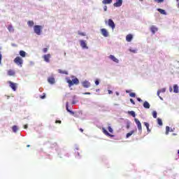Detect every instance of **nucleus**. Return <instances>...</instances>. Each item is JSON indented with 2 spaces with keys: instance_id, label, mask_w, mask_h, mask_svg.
I'll return each mask as SVG.
<instances>
[{
  "instance_id": "nucleus-31",
  "label": "nucleus",
  "mask_w": 179,
  "mask_h": 179,
  "mask_svg": "<svg viewBox=\"0 0 179 179\" xmlns=\"http://www.w3.org/2000/svg\"><path fill=\"white\" fill-rule=\"evenodd\" d=\"M152 117L153 118H157V112L156 110L152 111Z\"/></svg>"
},
{
  "instance_id": "nucleus-56",
  "label": "nucleus",
  "mask_w": 179,
  "mask_h": 179,
  "mask_svg": "<svg viewBox=\"0 0 179 179\" xmlns=\"http://www.w3.org/2000/svg\"><path fill=\"white\" fill-rule=\"evenodd\" d=\"M109 136H110V138H113V136H114V135H109Z\"/></svg>"
},
{
  "instance_id": "nucleus-15",
  "label": "nucleus",
  "mask_w": 179,
  "mask_h": 179,
  "mask_svg": "<svg viewBox=\"0 0 179 179\" xmlns=\"http://www.w3.org/2000/svg\"><path fill=\"white\" fill-rule=\"evenodd\" d=\"M48 82L50 83V85H54L55 83V78L51 77L48 79Z\"/></svg>"
},
{
  "instance_id": "nucleus-44",
  "label": "nucleus",
  "mask_w": 179,
  "mask_h": 179,
  "mask_svg": "<svg viewBox=\"0 0 179 179\" xmlns=\"http://www.w3.org/2000/svg\"><path fill=\"white\" fill-rule=\"evenodd\" d=\"M103 10L107 12V6H103Z\"/></svg>"
},
{
  "instance_id": "nucleus-2",
  "label": "nucleus",
  "mask_w": 179,
  "mask_h": 179,
  "mask_svg": "<svg viewBox=\"0 0 179 179\" xmlns=\"http://www.w3.org/2000/svg\"><path fill=\"white\" fill-rule=\"evenodd\" d=\"M67 83H69V87H71V86H73V85H79V79L73 78L72 80L68 79Z\"/></svg>"
},
{
  "instance_id": "nucleus-64",
  "label": "nucleus",
  "mask_w": 179,
  "mask_h": 179,
  "mask_svg": "<svg viewBox=\"0 0 179 179\" xmlns=\"http://www.w3.org/2000/svg\"><path fill=\"white\" fill-rule=\"evenodd\" d=\"M141 2L143 1V0H140Z\"/></svg>"
},
{
  "instance_id": "nucleus-9",
  "label": "nucleus",
  "mask_w": 179,
  "mask_h": 179,
  "mask_svg": "<svg viewBox=\"0 0 179 179\" xmlns=\"http://www.w3.org/2000/svg\"><path fill=\"white\" fill-rule=\"evenodd\" d=\"M8 83L10 85V87H11V89L14 92H16V87H17V84L15 83H12L11 81H9Z\"/></svg>"
},
{
  "instance_id": "nucleus-38",
  "label": "nucleus",
  "mask_w": 179,
  "mask_h": 179,
  "mask_svg": "<svg viewBox=\"0 0 179 179\" xmlns=\"http://www.w3.org/2000/svg\"><path fill=\"white\" fill-rule=\"evenodd\" d=\"M108 131L110 132V134H113V128H111L110 126H108Z\"/></svg>"
},
{
  "instance_id": "nucleus-52",
  "label": "nucleus",
  "mask_w": 179,
  "mask_h": 179,
  "mask_svg": "<svg viewBox=\"0 0 179 179\" xmlns=\"http://www.w3.org/2000/svg\"><path fill=\"white\" fill-rule=\"evenodd\" d=\"M24 128L25 129H27V124H25V125L24 126Z\"/></svg>"
},
{
  "instance_id": "nucleus-63",
  "label": "nucleus",
  "mask_w": 179,
  "mask_h": 179,
  "mask_svg": "<svg viewBox=\"0 0 179 179\" xmlns=\"http://www.w3.org/2000/svg\"><path fill=\"white\" fill-rule=\"evenodd\" d=\"M64 55H66V53H64Z\"/></svg>"
},
{
  "instance_id": "nucleus-60",
  "label": "nucleus",
  "mask_w": 179,
  "mask_h": 179,
  "mask_svg": "<svg viewBox=\"0 0 179 179\" xmlns=\"http://www.w3.org/2000/svg\"><path fill=\"white\" fill-rule=\"evenodd\" d=\"M126 93H129V92H128V91H126Z\"/></svg>"
},
{
  "instance_id": "nucleus-8",
  "label": "nucleus",
  "mask_w": 179,
  "mask_h": 179,
  "mask_svg": "<svg viewBox=\"0 0 179 179\" xmlns=\"http://www.w3.org/2000/svg\"><path fill=\"white\" fill-rule=\"evenodd\" d=\"M108 24L109 27H111L112 30H114V29H115V24L114 23V21H113V20L109 19Z\"/></svg>"
},
{
  "instance_id": "nucleus-33",
  "label": "nucleus",
  "mask_w": 179,
  "mask_h": 179,
  "mask_svg": "<svg viewBox=\"0 0 179 179\" xmlns=\"http://www.w3.org/2000/svg\"><path fill=\"white\" fill-rule=\"evenodd\" d=\"M129 51H130V52H133L134 54H136V49L130 48L129 49Z\"/></svg>"
},
{
  "instance_id": "nucleus-59",
  "label": "nucleus",
  "mask_w": 179,
  "mask_h": 179,
  "mask_svg": "<svg viewBox=\"0 0 179 179\" xmlns=\"http://www.w3.org/2000/svg\"><path fill=\"white\" fill-rule=\"evenodd\" d=\"M127 135H131V134H130V133H128V134H127Z\"/></svg>"
},
{
  "instance_id": "nucleus-23",
  "label": "nucleus",
  "mask_w": 179,
  "mask_h": 179,
  "mask_svg": "<svg viewBox=\"0 0 179 179\" xmlns=\"http://www.w3.org/2000/svg\"><path fill=\"white\" fill-rule=\"evenodd\" d=\"M173 92H174V93H178V92H179L178 85H173Z\"/></svg>"
},
{
  "instance_id": "nucleus-24",
  "label": "nucleus",
  "mask_w": 179,
  "mask_h": 179,
  "mask_svg": "<svg viewBox=\"0 0 179 179\" xmlns=\"http://www.w3.org/2000/svg\"><path fill=\"white\" fill-rule=\"evenodd\" d=\"M27 24L29 27H33L34 26V22L32 20L28 21Z\"/></svg>"
},
{
  "instance_id": "nucleus-16",
  "label": "nucleus",
  "mask_w": 179,
  "mask_h": 179,
  "mask_svg": "<svg viewBox=\"0 0 179 179\" xmlns=\"http://www.w3.org/2000/svg\"><path fill=\"white\" fill-rule=\"evenodd\" d=\"M150 30H151L152 34H155V33H156V31H157V27H155V25H152L150 27Z\"/></svg>"
},
{
  "instance_id": "nucleus-25",
  "label": "nucleus",
  "mask_w": 179,
  "mask_h": 179,
  "mask_svg": "<svg viewBox=\"0 0 179 179\" xmlns=\"http://www.w3.org/2000/svg\"><path fill=\"white\" fill-rule=\"evenodd\" d=\"M111 2H113V0H103L102 1V3H103L104 5H107L108 3H111Z\"/></svg>"
},
{
  "instance_id": "nucleus-11",
  "label": "nucleus",
  "mask_w": 179,
  "mask_h": 179,
  "mask_svg": "<svg viewBox=\"0 0 179 179\" xmlns=\"http://www.w3.org/2000/svg\"><path fill=\"white\" fill-rule=\"evenodd\" d=\"M101 33L103 37H108V31L107 29L103 28L101 29Z\"/></svg>"
},
{
  "instance_id": "nucleus-17",
  "label": "nucleus",
  "mask_w": 179,
  "mask_h": 179,
  "mask_svg": "<svg viewBox=\"0 0 179 179\" xmlns=\"http://www.w3.org/2000/svg\"><path fill=\"white\" fill-rule=\"evenodd\" d=\"M66 110L68 111V113H71V114H73V112L71 110H69V103L66 102Z\"/></svg>"
},
{
  "instance_id": "nucleus-48",
  "label": "nucleus",
  "mask_w": 179,
  "mask_h": 179,
  "mask_svg": "<svg viewBox=\"0 0 179 179\" xmlns=\"http://www.w3.org/2000/svg\"><path fill=\"white\" fill-rule=\"evenodd\" d=\"M1 60H2V55L0 53V64Z\"/></svg>"
},
{
  "instance_id": "nucleus-19",
  "label": "nucleus",
  "mask_w": 179,
  "mask_h": 179,
  "mask_svg": "<svg viewBox=\"0 0 179 179\" xmlns=\"http://www.w3.org/2000/svg\"><path fill=\"white\" fill-rule=\"evenodd\" d=\"M144 108H150V104L148 101H145L143 103Z\"/></svg>"
},
{
  "instance_id": "nucleus-62",
  "label": "nucleus",
  "mask_w": 179,
  "mask_h": 179,
  "mask_svg": "<svg viewBox=\"0 0 179 179\" xmlns=\"http://www.w3.org/2000/svg\"><path fill=\"white\" fill-rule=\"evenodd\" d=\"M177 1V2H178L179 1V0H176Z\"/></svg>"
},
{
  "instance_id": "nucleus-53",
  "label": "nucleus",
  "mask_w": 179,
  "mask_h": 179,
  "mask_svg": "<svg viewBox=\"0 0 179 179\" xmlns=\"http://www.w3.org/2000/svg\"><path fill=\"white\" fill-rule=\"evenodd\" d=\"M116 95L120 96V93L118 92H116Z\"/></svg>"
},
{
  "instance_id": "nucleus-27",
  "label": "nucleus",
  "mask_w": 179,
  "mask_h": 179,
  "mask_svg": "<svg viewBox=\"0 0 179 179\" xmlns=\"http://www.w3.org/2000/svg\"><path fill=\"white\" fill-rule=\"evenodd\" d=\"M128 114H129V115H131V117H136V114H135V111H133V110H131V111H128Z\"/></svg>"
},
{
  "instance_id": "nucleus-47",
  "label": "nucleus",
  "mask_w": 179,
  "mask_h": 179,
  "mask_svg": "<svg viewBox=\"0 0 179 179\" xmlns=\"http://www.w3.org/2000/svg\"><path fill=\"white\" fill-rule=\"evenodd\" d=\"M108 92V94H113V91H111V90H109Z\"/></svg>"
},
{
  "instance_id": "nucleus-6",
  "label": "nucleus",
  "mask_w": 179,
  "mask_h": 179,
  "mask_svg": "<svg viewBox=\"0 0 179 179\" xmlns=\"http://www.w3.org/2000/svg\"><path fill=\"white\" fill-rule=\"evenodd\" d=\"M109 59L113 61V62H115V64H120V60L115 57V56L110 55L108 57Z\"/></svg>"
},
{
  "instance_id": "nucleus-36",
  "label": "nucleus",
  "mask_w": 179,
  "mask_h": 179,
  "mask_svg": "<svg viewBox=\"0 0 179 179\" xmlns=\"http://www.w3.org/2000/svg\"><path fill=\"white\" fill-rule=\"evenodd\" d=\"M155 2H157V3H162V2H164V0H154Z\"/></svg>"
},
{
  "instance_id": "nucleus-7",
  "label": "nucleus",
  "mask_w": 179,
  "mask_h": 179,
  "mask_svg": "<svg viewBox=\"0 0 179 179\" xmlns=\"http://www.w3.org/2000/svg\"><path fill=\"white\" fill-rule=\"evenodd\" d=\"M82 85L85 89H89V87H90L91 86L90 82H89L88 80H84L83 82H82Z\"/></svg>"
},
{
  "instance_id": "nucleus-51",
  "label": "nucleus",
  "mask_w": 179,
  "mask_h": 179,
  "mask_svg": "<svg viewBox=\"0 0 179 179\" xmlns=\"http://www.w3.org/2000/svg\"><path fill=\"white\" fill-rule=\"evenodd\" d=\"M41 99H45V95L41 96Z\"/></svg>"
},
{
  "instance_id": "nucleus-41",
  "label": "nucleus",
  "mask_w": 179,
  "mask_h": 179,
  "mask_svg": "<svg viewBox=\"0 0 179 179\" xmlns=\"http://www.w3.org/2000/svg\"><path fill=\"white\" fill-rule=\"evenodd\" d=\"M144 125H145V127H146L147 129L149 128V123H148V122H144Z\"/></svg>"
},
{
  "instance_id": "nucleus-49",
  "label": "nucleus",
  "mask_w": 179,
  "mask_h": 179,
  "mask_svg": "<svg viewBox=\"0 0 179 179\" xmlns=\"http://www.w3.org/2000/svg\"><path fill=\"white\" fill-rule=\"evenodd\" d=\"M138 101L142 102L143 101L141 99V98H137Z\"/></svg>"
},
{
  "instance_id": "nucleus-46",
  "label": "nucleus",
  "mask_w": 179,
  "mask_h": 179,
  "mask_svg": "<svg viewBox=\"0 0 179 179\" xmlns=\"http://www.w3.org/2000/svg\"><path fill=\"white\" fill-rule=\"evenodd\" d=\"M55 123L56 124H61V120H56Z\"/></svg>"
},
{
  "instance_id": "nucleus-5",
  "label": "nucleus",
  "mask_w": 179,
  "mask_h": 179,
  "mask_svg": "<svg viewBox=\"0 0 179 179\" xmlns=\"http://www.w3.org/2000/svg\"><path fill=\"white\" fill-rule=\"evenodd\" d=\"M43 61L47 63H50V59H51V54H46L43 56Z\"/></svg>"
},
{
  "instance_id": "nucleus-45",
  "label": "nucleus",
  "mask_w": 179,
  "mask_h": 179,
  "mask_svg": "<svg viewBox=\"0 0 179 179\" xmlns=\"http://www.w3.org/2000/svg\"><path fill=\"white\" fill-rule=\"evenodd\" d=\"M169 92L171 93V92H173V87H169Z\"/></svg>"
},
{
  "instance_id": "nucleus-3",
  "label": "nucleus",
  "mask_w": 179,
  "mask_h": 179,
  "mask_svg": "<svg viewBox=\"0 0 179 179\" xmlns=\"http://www.w3.org/2000/svg\"><path fill=\"white\" fill-rule=\"evenodd\" d=\"M80 45L83 50H89V47L87 46V42L85 40H80Z\"/></svg>"
},
{
  "instance_id": "nucleus-22",
  "label": "nucleus",
  "mask_w": 179,
  "mask_h": 179,
  "mask_svg": "<svg viewBox=\"0 0 179 179\" xmlns=\"http://www.w3.org/2000/svg\"><path fill=\"white\" fill-rule=\"evenodd\" d=\"M78 102H79V101H78V99H76V96H73L71 104H76Z\"/></svg>"
},
{
  "instance_id": "nucleus-42",
  "label": "nucleus",
  "mask_w": 179,
  "mask_h": 179,
  "mask_svg": "<svg viewBox=\"0 0 179 179\" xmlns=\"http://www.w3.org/2000/svg\"><path fill=\"white\" fill-rule=\"evenodd\" d=\"M99 84H100V82L99 81V80H96L95 81V85H96V86H99Z\"/></svg>"
},
{
  "instance_id": "nucleus-1",
  "label": "nucleus",
  "mask_w": 179,
  "mask_h": 179,
  "mask_svg": "<svg viewBox=\"0 0 179 179\" xmlns=\"http://www.w3.org/2000/svg\"><path fill=\"white\" fill-rule=\"evenodd\" d=\"M34 31L37 36H41V32L43 31V26L35 25L34 26Z\"/></svg>"
},
{
  "instance_id": "nucleus-4",
  "label": "nucleus",
  "mask_w": 179,
  "mask_h": 179,
  "mask_svg": "<svg viewBox=\"0 0 179 179\" xmlns=\"http://www.w3.org/2000/svg\"><path fill=\"white\" fill-rule=\"evenodd\" d=\"M14 62L17 65H20V66H22V65H23V59H22V57H17L14 59Z\"/></svg>"
},
{
  "instance_id": "nucleus-50",
  "label": "nucleus",
  "mask_w": 179,
  "mask_h": 179,
  "mask_svg": "<svg viewBox=\"0 0 179 179\" xmlns=\"http://www.w3.org/2000/svg\"><path fill=\"white\" fill-rule=\"evenodd\" d=\"M83 94H91L90 92H85V93H83Z\"/></svg>"
},
{
  "instance_id": "nucleus-13",
  "label": "nucleus",
  "mask_w": 179,
  "mask_h": 179,
  "mask_svg": "<svg viewBox=\"0 0 179 179\" xmlns=\"http://www.w3.org/2000/svg\"><path fill=\"white\" fill-rule=\"evenodd\" d=\"M134 121L138 128V129L141 131L142 129V124H141V122L139 121V120L135 118Z\"/></svg>"
},
{
  "instance_id": "nucleus-28",
  "label": "nucleus",
  "mask_w": 179,
  "mask_h": 179,
  "mask_svg": "<svg viewBox=\"0 0 179 179\" xmlns=\"http://www.w3.org/2000/svg\"><path fill=\"white\" fill-rule=\"evenodd\" d=\"M58 72H59V73H62V74H64V75H68V71H62V69H59Z\"/></svg>"
},
{
  "instance_id": "nucleus-55",
  "label": "nucleus",
  "mask_w": 179,
  "mask_h": 179,
  "mask_svg": "<svg viewBox=\"0 0 179 179\" xmlns=\"http://www.w3.org/2000/svg\"><path fill=\"white\" fill-rule=\"evenodd\" d=\"M80 131L81 132H83V129H80Z\"/></svg>"
},
{
  "instance_id": "nucleus-21",
  "label": "nucleus",
  "mask_w": 179,
  "mask_h": 179,
  "mask_svg": "<svg viewBox=\"0 0 179 179\" xmlns=\"http://www.w3.org/2000/svg\"><path fill=\"white\" fill-rule=\"evenodd\" d=\"M8 30L10 33H13V31H15V29L12 25H8Z\"/></svg>"
},
{
  "instance_id": "nucleus-29",
  "label": "nucleus",
  "mask_w": 179,
  "mask_h": 179,
  "mask_svg": "<svg viewBox=\"0 0 179 179\" xmlns=\"http://www.w3.org/2000/svg\"><path fill=\"white\" fill-rule=\"evenodd\" d=\"M12 129L15 133H16L19 130V127H17V126H13Z\"/></svg>"
},
{
  "instance_id": "nucleus-30",
  "label": "nucleus",
  "mask_w": 179,
  "mask_h": 179,
  "mask_svg": "<svg viewBox=\"0 0 179 179\" xmlns=\"http://www.w3.org/2000/svg\"><path fill=\"white\" fill-rule=\"evenodd\" d=\"M157 124H158V125H160L161 127H162V125H163V121H162V119L157 118Z\"/></svg>"
},
{
  "instance_id": "nucleus-10",
  "label": "nucleus",
  "mask_w": 179,
  "mask_h": 179,
  "mask_svg": "<svg viewBox=\"0 0 179 179\" xmlns=\"http://www.w3.org/2000/svg\"><path fill=\"white\" fill-rule=\"evenodd\" d=\"M115 8H120L122 6V0H116V2L113 4Z\"/></svg>"
},
{
  "instance_id": "nucleus-57",
  "label": "nucleus",
  "mask_w": 179,
  "mask_h": 179,
  "mask_svg": "<svg viewBox=\"0 0 179 179\" xmlns=\"http://www.w3.org/2000/svg\"><path fill=\"white\" fill-rule=\"evenodd\" d=\"M129 136H131V135H127V138H129Z\"/></svg>"
},
{
  "instance_id": "nucleus-26",
  "label": "nucleus",
  "mask_w": 179,
  "mask_h": 179,
  "mask_svg": "<svg viewBox=\"0 0 179 179\" xmlns=\"http://www.w3.org/2000/svg\"><path fill=\"white\" fill-rule=\"evenodd\" d=\"M20 55L21 57H22V58H24V57H26V52H24L23 50H20Z\"/></svg>"
},
{
  "instance_id": "nucleus-54",
  "label": "nucleus",
  "mask_w": 179,
  "mask_h": 179,
  "mask_svg": "<svg viewBox=\"0 0 179 179\" xmlns=\"http://www.w3.org/2000/svg\"><path fill=\"white\" fill-rule=\"evenodd\" d=\"M147 131H148V132H150V129H149V127L147 129Z\"/></svg>"
},
{
  "instance_id": "nucleus-37",
  "label": "nucleus",
  "mask_w": 179,
  "mask_h": 179,
  "mask_svg": "<svg viewBox=\"0 0 179 179\" xmlns=\"http://www.w3.org/2000/svg\"><path fill=\"white\" fill-rule=\"evenodd\" d=\"M78 34H79L80 36H86V33L80 32V31L78 32Z\"/></svg>"
},
{
  "instance_id": "nucleus-40",
  "label": "nucleus",
  "mask_w": 179,
  "mask_h": 179,
  "mask_svg": "<svg viewBox=\"0 0 179 179\" xmlns=\"http://www.w3.org/2000/svg\"><path fill=\"white\" fill-rule=\"evenodd\" d=\"M48 51V49L47 48H44L43 49V52H44V53L47 52Z\"/></svg>"
},
{
  "instance_id": "nucleus-58",
  "label": "nucleus",
  "mask_w": 179,
  "mask_h": 179,
  "mask_svg": "<svg viewBox=\"0 0 179 179\" xmlns=\"http://www.w3.org/2000/svg\"><path fill=\"white\" fill-rule=\"evenodd\" d=\"M27 148H30V145H27Z\"/></svg>"
},
{
  "instance_id": "nucleus-61",
  "label": "nucleus",
  "mask_w": 179,
  "mask_h": 179,
  "mask_svg": "<svg viewBox=\"0 0 179 179\" xmlns=\"http://www.w3.org/2000/svg\"><path fill=\"white\" fill-rule=\"evenodd\" d=\"M105 23L107 24V21H105Z\"/></svg>"
},
{
  "instance_id": "nucleus-43",
  "label": "nucleus",
  "mask_w": 179,
  "mask_h": 179,
  "mask_svg": "<svg viewBox=\"0 0 179 179\" xmlns=\"http://www.w3.org/2000/svg\"><path fill=\"white\" fill-rule=\"evenodd\" d=\"M130 102H131L132 104H135V101H134V99H130Z\"/></svg>"
},
{
  "instance_id": "nucleus-34",
  "label": "nucleus",
  "mask_w": 179,
  "mask_h": 179,
  "mask_svg": "<svg viewBox=\"0 0 179 179\" xmlns=\"http://www.w3.org/2000/svg\"><path fill=\"white\" fill-rule=\"evenodd\" d=\"M157 94L159 97L160 100H163V98L162 96H160V91L159 90L157 91Z\"/></svg>"
},
{
  "instance_id": "nucleus-20",
  "label": "nucleus",
  "mask_w": 179,
  "mask_h": 179,
  "mask_svg": "<svg viewBox=\"0 0 179 179\" xmlns=\"http://www.w3.org/2000/svg\"><path fill=\"white\" fill-rule=\"evenodd\" d=\"M158 12L161 13V15H167V13H166V10L162 9V8H157Z\"/></svg>"
},
{
  "instance_id": "nucleus-39",
  "label": "nucleus",
  "mask_w": 179,
  "mask_h": 179,
  "mask_svg": "<svg viewBox=\"0 0 179 179\" xmlns=\"http://www.w3.org/2000/svg\"><path fill=\"white\" fill-rule=\"evenodd\" d=\"M129 96H130V97H135L136 94L134 93V92H131V93L129 94Z\"/></svg>"
},
{
  "instance_id": "nucleus-32",
  "label": "nucleus",
  "mask_w": 179,
  "mask_h": 179,
  "mask_svg": "<svg viewBox=\"0 0 179 179\" xmlns=\"http://www.w3.org/2000/svg\"><path fill=\"white\" fill-rule=\"evenodd\" d=\"M102 132H103L105 135H110L109 132L107 131L104 127L102 128Z\"/></svg>"
},
{
  "instance_id": "nucleus-14",
  "label": "nucleus",
  "mask_w": 179,
  "mask_h": 179,
  "mask_svg": "<svg viewBox=\"0 0 179 179\" xmlns=\"http://www.w3.org/2000/svg\"><path fill=\"white\" fill-rule=\"evenodd\" d=\"M132 38H133L132 34H128L126 36V40L127 41H128V43H131V41H132Z\"/></svg>"
},
{
  "instance_id": "nucleus-18",
  "label": "nucleus",
  "mask_w": 179,
  "mask_h": 179,
  "mask_svg": "<svg viewBox=\"0 0 179 179\" xmlns=\"http://www.w3.org/2000/svg\"><path fill=\"white\" fill-rule=\"evenodd\" d=\"M8 76H15V71L10 70V69L8 70Z\"/></svg>"
},
{
  "instance_id": "nucleus-12",
  "label": "nucleus",
  "mask_w": 179,
  "mask_h": 179,
  "mask_svg": "<svg viewBox=\"0 0 179 179\" xmlns=\"http://www.w3.org/2000/svg\"><path fill=\"white\" fill-rule=\"evenodd\" d=\"M174 129H175L174 128L173 129V128H171L169 126H166V132H165V134L166 135H169V132H174Z\"/></svg>"
},
{
  "instance_id": "nucleus-35",
  "label": "nucleus",
  "mask_w": 179,
  "mask_h": 179,
  "mask_svg": "<svg viewBox=\"0 0 179 179\" xmlns=\"http://www.w3.org/2000/svg\"><path fill=\"white\" fill-rule=\"evenodd\" d=\"M159 91L160 92V93H165L166 92V88H162L161 90H159Z\"/></svg>"
}]
</instances>
